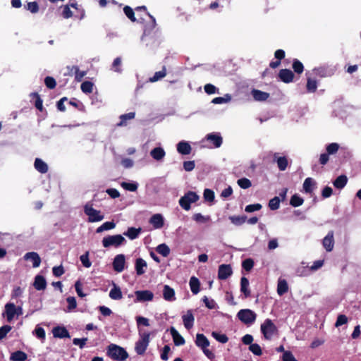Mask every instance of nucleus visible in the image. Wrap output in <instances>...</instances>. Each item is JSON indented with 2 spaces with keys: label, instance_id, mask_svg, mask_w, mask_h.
I'll use <instances>...</instances> for the list:
<instances>
[{
  "label": "nucleus",
  "instance_id": "052dcab7",
  "mask_svg": "<svg viewBox=\"0 0 361 361\" xmlns=\"http://www.w3.org/2000/svg\"><path fill=\"white\" fill-rule=\"evenodd\" d=\"M204 199L207 202H213L214 200V192L210 189H205L203 193Z\"/></svg>",
  "mask_w": 361,
  "mask_h": 361
},
{
  "label": "nucleus",
  "instance_id": "2eb2a0df",
  "mask_svg": "<svg viewBox=\"0 0 361 361\" xmlns=\"http://www.w3.org/2000/svg\"><path fill=\"white\" fill-rule=\"evenodd\" d=\"M149 222L154 229H159L164 226V219L161 214H155L151 216Z\"/></svg>",
  "mask_w": 361,
  "mask_h": 361
},
{
  "label": "nucleus",
  "instance_id": "c9c22d12",
  "mask_svg": "<svg viewBox=\"0 0 361 361\" xmlns=\"http://www.w3.org/2000/svg\"><path fill=\"white\" fill-rule=\"evenodd\" d=\"M27 355L21 350H17L11 355L10 360L12 361H25L27 360Z\"/></svg>",
  "mask_w": 361,
  "mask_h": 361
},
{
  "label": "nucleus",
  "instance_id": "a211bd4d",
  "mask_svg": "<svg viewBox=\"0 0 361 361\" xmlns=\"http://www.w3.org/2000/svg\"><path fill=\"white\" fill-rule=\"evenodd\" d=\"M163 298L165 300L173 302L176 300L175 290L168 285H164L163 288Z\"/></svg>",
  "mask_w": 361,
  "mask_h": 361
},
{
  "label": "nucleus",
  "instance_id": "37998d69",
  "mask_svg": "<svg viewBox=\"0 0 361 361\" xmlns=\"http://www.w3.org/2000/svg\"><path fill=\"white\" fill-rule=\"evenodd\" d=\"M135 112H130L126 114H123L120 116L121 121L119 123H118V126H126L128 120H131L135 118Z\"/></svg>",
  "mask_w": 361,
  "mask_h": 361
},
{
  "label": "nucleus",
  "instance_id": "bf43d9fd",
  "mask_svg": "<svg viewBox=\"0 0 361 361\" xmlns=\"http://www.w3.org/2000/svg\"><path fill=\"white\" fill-rule=\"evenodd\" d=\"M80 259L81 263L82 264V265L85 267L89 268V267H91L92 263H91V262L89 259V253H88V252H87L84 255H82L80 257Z\"/></svg>",
  "mask_w": 361,
  "mask_h": 361
},
{
  "label": "nucleus",
  "instance_id": "8fccbe9b",
  "mask_svg": "<svg viewBox=\"0 0 361 361\" xmlns=\"http://www.w3.org/2000/svg\"><path fill=\"white\" fill-rule=\"evenodd\" d=\"M238 185L243 189H247L252 185L251 181L246 178H242L238 180Z\"/></svg>",
  "mask_w": 361,
  "mask_h": 361
},
{
  "label": "nucleus",
  "instance_id": "6e6d98bb",
  "mask_svg": "<svg viewBox=\"0 0 361 361\" xmlns=\"http://www.w3.org/2000/svg\"><path fill=\"white\" fill-rule=\"evenodd\" d=\"M280 206V200L278 197H274L269 202V207L271 210H276L279 208Z\"/></svg>",
  "mask_w": 361,
  "mask_h": 361
},
{
  "label": "nucleus",
  "instance_id": "0e129e2a",
  "mask_svg": "<svg viewBox=\"0 0 361 361\" xmlns=\"http://www.w3.org/2000/svg\"><path fill=\"white\" fill-rule=\"evenodd\" d=\"M249 350L255 355H261L262 348L257 343H252L250 345Z\"/></svg>",
  "mask_w": 361,
  "mask_h": 361
},
{
  "label": "nucleus",
  "instance_id": "603ef678",
  "mask_svg": "<svg viewBox=\"0 0 361 361\" xmlns=\"http://www.w3.org/2000/svg\"><path fill=\"white\" fill-rule=\"evenodd\" d=\"M166 74V69L164 68L161 71L156 72L153 77L149 78V81L152 82L158 81L165 77Z\"/></svg>",
  "mask_w": 361,
  "mask_h": 361
},
{
  "label": "nucleus",
  "instance_id": "a878e982",
  "mask_svg": "<svg viewBox=\"0 0 361 361\" xmlns=\"http://www.w3.org/2000/svg\"><path fill=\"white\" fill-rule=\"evenodd\" d=\"M109 298L114 300H119L122 299L123 294L121 288L113 283V287L109 291Z\"/></svg>",
  "mask_w": 361,
  "mask_h": 361
},
{
  "label": "nucleus",
  "instance_id": "864d4df0",
  "mask_svg": "<svg viewBox=\"0 0 361 361\" xmlns=\"http://www.w3.org/2000/svg\"><path fill=\"white\" fill-rule=\"evenodd\" d=\"M339 149V145L336 142L331 143L326 146V152L328 154H336Z\"/></svg>",
  "mask_w": 361,
  "mask_h": 361
},
{
  "label": "nucleus",
  "instance_id": "6ab92c4d",
  "mask_svg": "<svg viewBox=\"0 0 361 361\" xmlns=\"http://www.w3.org/2000/svg\"><path fill=\"white\" fill-rule=\"evenodd\" d=\"M147 264L142 258H137L135 263V269L137 275L140 276L145 273Z\"/></svg>",
  "mask_w": 361,
  "mask_h": 361
},
{
  "label": "nucleus",
  "instance_id": "a19ab883",
  "mask_svg": "<svg viewBox=\"0 0 361 361\" xmlns=\"http://www.w3.org/2000/svg\"><path fill=\"white\" fill-rule=\"evenodd\" d=\"M121 186L126 190L135 192L138 188V183L136 182H122Z\"/></svg>",
  "mask_w": 361,
  "mask_h": 361
},
{
  "label": "nucleus",
  "instance_id": "de8ad7c7",
  "mask_svg": "<svg viewBox=\"0 0 361 361\" xmlns=\"http://www.w3.org/2000/svg\"><path fill=\"white\" fill-rule=\"evenodd\" d=\"M231 99V97L230 94H226L224 97H215L212 99V102L215 104H220L224 103H227L230 102Z\"/></svg>",
  "mask_w": 361,
  "mask_h": 361
},
{
  "label": "nucleus",
  "instance_id": "6e6552de",
  "mask_svg": "<svg viewBox=\"0 0 361 361\" xmlns=\"http://www.w3.org/2000/svg\"><path fill=\"white\" fill-rule=\"evenodd\" d=\"M84 212L88 216V221L91 223L100 221L104 218V216L101 214L100 211L94 209L89 204L85 205Z\"/></svg>",
  "mask_w": 361,
  "mask_h": 361
},
{
  "label": "nucleus",
  "instance_id": "20e7f679",
  "mask_svg": "<svg viewBox=\"0 0 361 361\" xmlns=\"http://www.w3.org/2000/svg\"><path fill=\"white\" fill-rule=\"evenodd\" d=\"M237 317L244 324L250 326L255 322L257 314L252 310L243 309L237 313Z\"/></svg>",
  "mask_w": 361,
  "mask_h": 361
},
{
  "label": "nucleus",
  "instance_id": "49530a36",
  "mask_svg": "<svg viewBox=\"0 0 361 361\" xmlns=\"http://www.w3.org/2000/svg\"><path fill=\"white\" fill-rule=\"evenodd\" d=\"M94 84L90 81H85L81 84L80 88L82 92L90 94L93 90Z\"/></svg>",
  "mask_w": 361,
  "mask_h": 361
},
{
  "label": "nucleus",
  "instance_id": "f8f14e48",
  "mask_svg": "<svg viewBox=\"0 0 361 361\" xmlns=\"http://www.w3.org/2000/svg\"><path fill=\"white\" fill-rule=\"evenodd\" d=\"M135 10L137 12L143 10L145 12V15L149 18L150 22L145 26L144 34L147 35L149 33L156 27L157 23L155 18L149 13L146 12V7L145 6H138L135 8Z\"/></svg>",
  "mask_w": 361,
  "mask_h": 361
},
{
  "label": "nucleus",
  "instance_id": "b1692460",
  "mask_svg": "<svg viewBox=\"0 0 361 361\" xmlns=\"http://www.w3.org/2000/svg\"><path fill=\"white\" fill-rule=\"evenodd\" d=\"M251 94L254 99L257 102L266 101L269 97V94L268 92L255 89L251 91Z\"/></svg>",
  "mask_w": 361,
  "mask_h": 361
},
{
  "label": "nucleus",
  "instance_id": "7c9ffc66",
  "mask_svg": "<svg viewBox=\"0 0 361 361\" xmlns=\"http://www.w3.org/2000/svg\"><path fill=\"white\" fill-rule=\"evenodd\" d=\"M288 290V286L285 279H279L277 284V293L281 296Z\"/></svg>",
  "mask_w": 361,
  "mask_h": 361
},
{
  "label": "nucleus",
  "instance_id": "a18cd8bd",
  "mask_svg": "<svg viewBox=\"0 0 361 361\" xmlns=\"http://www.w3.org/2000/svg\"><path fill=\"white\" fill-rule=\"evenodd\" d=\"M68 306L66 312H70L75 310L77 307V302L75 297L70 296L66 298Z\"/></svg>",
  "mask_w": 361,
  "mask_h": 361
},
{
  "label": "nucleus",
  "instance_id": "1a4fd4ad",
  "mask_svg": "<svg viewBox=\"0 0 361 361\" xmlns=\"http://www.w3.org/2000/svg\"><path fill=\"white\" fill-rule=\"evenodd\" d=\"M135 298L134 302H144L152 301L154 298V293L149 290H136L135 292Z\"/></svg>",
  "mask_w": 361,
  "mask_h": 361
},
{
  "label": "nucleus",
  "instance_id": "4c0bfd02",
  "mask_svg": "<svg viewBox=\"0 0 361 361\" xmlns=\"http://www.w3.org/2000/svg\"><path fill=\"white\" fill-rule=\"evenodd\" d=\"M141 233V228H136L134 227L128 228L127 231L124 233V235L128 237L130 240L136 239L140 233Z\"/></svg>",
  "mask_w": 361,
  "mask_h": 361
},
{
  "label": "nucleus",
  "instance_id": "f257e3e1",
  "mask_svg": "<svg viewBox=\"0 0 361 361\" xmlns=\"http://www.w3.org/2000/svg\"><path fill=\"white\" fill-rule=\"evenodd\" d=\"M106 355L114 360L124 361L128 357V353L122 347L111 343L106 348Z\"/></svg>",
  "mask_w": 361,
  "mask_h": 361
},
{
  "label": "nucleus",
  "instance_id": "680f3d73",
  "mask_svg": "<svg viewBox=\"0 0 361 361\" xmlns=\"http://www.w3.org/2000/svg\"><path fill=\"white\" fill-rule=\"evenodd\" d=\"M293 68L295 73L300 74L302 73L304 67L300 61L295 59L293 63Z\"/></svg>",
  "mask_w": 361,
  "mask_h": 361
},
{
  "label": "nucleus",
  "instance_id": "39448f33",
  "mask_svg": "<svg viewBox=\"0 0 361 361\" xmlns=\"http://www.w3.org/2000/svg\"><path fill=\"white\" fill-rule=\"evenodd\" d=\"M126 243L125 238L120 235H113L104 237L102 239V245L104 247L108 248L109 247H118Z\"/></svg>",
  "mask_w": 361,
  "mask_h": 361
},
{
  "label": "nucleus",
  "instance_id": "ea45409f",
  "mask_svg": "<svg viewBox=\"0 0 361 361\" xmlns=\"http://www.w3.org/2000/svg\"><path fill=\"white\" fill-rule=\"evenodd\" d=\"M116 224L114 221H106L97 228L96 232L99 233L104 231L111 230L114 228Z\"/></svg>",
  "mask_w": 361,
  "mask_h": 361
},
{
  "label": "nucleus",
  "instance_id": "5fc2aeb1",
  "mask_svg": "<svg viewBox=\"0 0 361 361\" xmlns=\"http://www.w3.org/2000/svg\"><path fill=\"white\" fill-rule=\"evenodd\" d=\"M192 219L194 221L198 222V223H205L208 221H209L210 217L209 216H203L200 213H196L192 216Z\"/></svg>",
  "mask_w": 361,
  "mask_h": 361
},
{
  "label": "nucleus",
  "instance_id": "473e14b6",
  "mask_svg": "<svg viewBox=\"0 0 361 361\" xmlns=\"http://www.w3.org/2000/svg\"><path fill=\"white\" fill-rule=\"evenodd\" d=\"M189 285L193 294L196 295L200 292V283L197 278L192 276L190 279Z\"/></svg>",
  "mask_w": 361,
  "mask_h": 361
},
{
  "label": "nucleus",
  "instance_id": "f704fd0d",
  "mask_svg": "<svg viewBox=\"0 0 361 361\" xmlns=\"http://www.w3.org/2000/svg\"><path fill=\"white\" fill-rule=\"evenodd\" d=\"M123 11L125 13V14L126 15V16L133 22H135V21H137V22H140V23H142L143 22V18L141 17L140 18H138L137 20L135 18V13L133 11V10L128 6H126L124 8H123Z\"/></svg>",
  "mask_w": 361,
  "mask_h": 361
},
{
  "label": "nucleus",
  "instance_id": "cd10ccee",
  "mask_svg": "<svg viewBox=\"0 0 361 361\" xmlns=\"http://www.w3.org/2000/svg\"><path fill=\"white\" fill-rule=\"evenodd\" d=\"M279 76L283 82L288 83L293 80L294 75L290 70L282 69L280 71Z\"/></svg>",
  "mask_w": 361,
  "mask_h": 361
},
{
  "label": "nucleus",
  "instance_id": "4d7b16f0",
  "mask_svg": "<svg viewBox=\"0 0 361 361\" xmlns=\"http://www.w3.org/2000/svg\"><path fill=\"white\" fill-rule=\"evenodd\" d=\"M212 335L217 341L221 343H226L228 340L226 334L212 332Z\"/></svg>",
  "mask_w": 361,
  "mask_h": 361
},
{
  "label": "nucleus",
  "instance_id": "5701e85b",
  "mask_svg": "<svg viewBox=\"0 0 361 361\" xmlns=\"http://www.w3.org/2000/svg\"><path fill=\"white\" fill-rule=\"evenodd\" d=\"M150 155L154 160L159 161L164 158L166 152L162 147H157L151 150Z\"/></svg>",
  "mask_w": 361,
  "mask_h": 361
},
{
  "label": "nucleus",
  "instance_id": "79ce46f5",
  "mask_svg": "<svg viewBox=\"0 0 361 361\" xmlns=\"http://www.w3.org/2000/svg\"><path fill=\"white\" fill-rule=\"evenodd\" d=\"M230 221L235 226H240L243 224L246 220V216H229Z\"/></svg>",
  "mask_w": 361,
  "mask_h": 361
},
{
  "label": "nucleus",
  "instance_id": "c85d7f7f",
  "mask_svg": "<svg viewBox=\"0 0 361 361\" xmlns=\"http://www.w3.org/2000/svg\"><path fill=\"white\" fill-rule=\"evenodd\" d=\"M274 160L277 163L280 171H285L288 166V159L286 157H279L277 153L274 154Z\"/></svg>",
  "mask_w": 361,
  "mask_h": 361
},
{
  "label": "nucleus",
  "instance_id": "72a5a7b5",
  "mask_svg": "<svg viewBox=\"0 0 361 361\" xmlns=\"http://www.w3.org/2000/svg\"><path fill=\"white\" fill-rule=\"evenodd\" d=\"M315 186V181L312 178H307L303 183V190L307 193H311Z\"/></svg>",
  "mask_w": 361,
  "mask_h": 361
},
{
  "label": "nucleus",
  "instance_id": "dca6fc26",
  "mask_svg": "<svg viewBox=\"0 0 361 361\" xmlns=\"http://www.w3.org/2000/svg\"><path fill=\"white\" fill-rule=\"evenodd\" d=\"M25 260H30L32 262V267L37 268L41 264V258L35 252H27L24 255Z\"/></svg>",
  "mask_w": 361,
  "mask_h": 361
},
{
  "label": "nucleus",
  "instance_id": "c03bdc74",
  "mask_svg": "<svg viewBox=\"0 0 361 361\" xmlns=\"http://www.w3.org/2000/svg\"><path fill=\"white\" fill-rule=\"evenodd\" d=\"M157 252L163 257H167L170 254V248L166 244H160L157 247Z\"/></svg>",
  "mask_w": 361,
  "mask_h": 361
},
{
  "label": "nucleus",
  "instance_id": "aec40b11",
  "mask_svg": "<svg viewBox=\"0 0 361 361\" xmlns=\"http://www.w3.org/2000/svg\"><path fill=\"white\" fill-rule=\"evenodd\" d=\"M334 245V233L333 231H330L323 239V246L327 252H330L333 250Z\"/></svg>",
  "mask_w": 361,
  "mask_h": 361
},
{
  "label": "nucleus",
  "instance_id": "7ed1b4c3",
  "mask_svg": "<svg viewBox=\"0 0 361 361\" xmlns=\"http://www.w3.org/2000/svg\"><path fill=\"white\" fill-rule=\"evenodd\" d=\"M23 314V308L21 306H16L13 302H8L4 306V311L2 316L6 318L8 322L13 321L16 316L18 317Z\"/></svg>",
  "mask_w": 361,
  "mask_h": 361
},
{
  "label": "nucleus",
  "instance_id": "e2e57ef3",
  "mask_svg": "<svg viewBox=\"0 0 361 361\" xmlns=\"http://www.w3.org/2000/svg\"><path fill=\"white\" fill-rule=\"evenodd\" d=\"M348 317L344 314H339L337 317L336 322L335 323L336 327H339L343 324H345L348 323Z\"/></svg>",
  "mask_w": 361,
  "mask_h": 361
},
{
  "label": "nucleus",
  "instance_id": "ddd939ff",
  "mask_svg": "<svg viewBox=\"0 0 361 361\" xmlns=\"http://www.w3.org/2000/svg\"><path fill=\"white\" fill-rule=\"evenodd\" d=\"M182 319L183 325L186 329L190 330L192 329L195 322L193 311L192 310H188L182 315Z\"/></svg>",
  "mask_w": 361,
  "mask_h": 361
},
{
  "label": "nucleus",
  "instance_id": "69168bd1",
  "mask_svg": "<svg viewBox=\"0 0 361 361\" xmlns=\"http://www.w3.org/2000/svg\"><path fill=\"white\" fill-rule=\"evenodd\" d=\"M202 300L207 308L210 310L216 308V304L213 299H209L207 296H204Z\"/></svg>",
  "mask_w": 361,
  "mask_h": 361
},
{
  "label": "nucleus",
  "instance_id": "412c9836",
  "mask_svg": "<svg viewBox=\"0 0 361 361\" xmlns=\"http://www.w3.org/2000/svg\"><path fill=\"white\" fill-rule=\"evenodd\" d=\"M52 333L55 338H63L71 337L69 332L64 326L54 327L52 330Z\"/></svg>",
  "mask_w": 361,
  "mask_h": 361
},
{
  "label": "nucleus",
  "instance_id": "09e8293b",
  "mask_svg": "<svg viewBox=\"0 0 361 361\" xmlns=\"http://www.w3.org/2000/svg\"><path fill=\"white\" fill-rule=\"evenodd\" d=\"M303 199L302 197H300L299 195H294L291 197V199H290V204L293 206V207H299L300 205H302L303 204Z\"/></svg>",
  "mask_w": 361,
  "mask_h": 361
},
{
  "label": "nucleus",
  "instance_id": "3c124183",
  "mask_svg": "<svg viewBox=\"0 0 361 361\" xmlns=\"http://www.w3.org/2000/svg\"><path fill=\"white\" fill-rule=\"evenodd\" d=\"M33 334L34 335H35V336L41 340H44L45 339V331L44 329L39 326V325H37L36 327H35V331H33Z\"/></svg>",
  "mask_w": 361,
  "mask_h": 361
},
{
  "label": "nucleus",
  "instance_id": "2f4dec72",
  "mask_svg": "<svg viewBox=\"0 0 361 361\" xmlns=\"http://www.w3.org/2000/svg\"><path fill=\"white\" fill-rule=\"evenodd\" d=\"M240 291L244 294L245 298H248L250 295L249 281L245 277H242L240 279Z\"/></svg>",
  "mask_w": 361,
  "mask_h": 361
},
{
  "label": "nucleus",
  "instance_id": "393cba45",
  "mask_svg": "<svg viewBox=\"0 0 361 361\" xmlns=\"http://www.w3.org/2000/svg\"><path fill=\"white\" fill-rule=\"evenodd\" d=\"M170 333L176 345H183L185 343V339L174 327H171Z\"/></svg>",
  "mask_w": 361,
  "mask_h": 361
},
{
  "label": "nucleus",
  "instance_id": "4468645a",
  "mask_svg": "<svg viewBox=\"0 0 361 361\" xmlns=\"http://www.w3.org/2000/svg\"><path fill=\"white\" fill-rule=\"evenodd\" d=\"M233 274L230 264H221L219 267L218 278L220 280H226Z\"/></svg>",
  "mask_w": 361,
  "mask_h": 361
},
{
  "label": "nucleus",
  "instance_id": "9d476101",
  "mask_svg": "<svg viewBox=\"0 0 361 361\" xmlns=\"http://www.w3.org/2000/svg\"><path fill=\"white\" fill-rule=\"evenodd\" d=\"M204 140L212 143V145L208 146L210 148H219L223 142L222 137L219 133H209L205 136Z\"/></svg>",
  "mask_w": 361,
  "mask_h": 361
},
{
  "label": "nucleus",
  "instance_id": "13d9d810",
  "mask_svg": "<svg viewBox=\"0 0 361 361\" xmlns=\"http://www.w3.org/2000/svg\"><path fill=\"white\" fill-rule=\"evenodd\" d=\"M317 88V83L315 80L309 78L307 82V90L310 92H314Z\"/></svg>",
  "mask_w": 361,
  "mask_h": 361
},
{
  "label": "nucleus",
  "instance_id": "e433bc0d",
  "mask_svg": "<svg viewBox=\"0 0 361 361\" xmlns=\"http://www.w3.org/2000/svg\"><path fill=\"white\" fill-rule=\"evenodd\" d=\"M348 178L345 175H341L334 181V185L338 189L343 188L347 184Z\"/></svg>",
  "mask_w": 361,
  "mask_h": 361
},
{
  "label": "nucleus",
  "instance_id": "423d86ee",
  "mask_svg": "<svg viewBox=\"0 0 361 361\" xmlns=\"http://www.w3.org/2000/svg\"><path fill=\"white\" fill-rule=\"evenodd\" d=\"M200 196L195 192L188 191L179 200L180 206L185 210L190 209V204L197 202Z\"/></svg>",
  "mask_w": 361,
  "mask_h": 361
},
{
  "label": "nucleus",
  "instance_id": "338daca9",
  "mask_svg": "<svg viewBox=\"0 0 361 361\" xmlns=\"http://www.w3.org/2000/svg\"><path fill=\"white\" fill-rule=\"evenodd\" d=\"M44 83L47 87H48L49 89H54L56 85L55 79L50 76H47L45 78Z\"/></svg>",
  "mask_w": 361,
  "mask_h": 361
},
{
  "label": "nucleus",
  "instance_id": "9b49d317",
  "mask_svg": "<svg viewBox=\"0 0 361 361\" xmlns=\"http://www.w3.org/2000/svg\"><path fill=\"white\" fill-rule=\"evenodd\" d=\"M126 257L123 254H119L115 256L112 265L114 270L118 273L122 272L125 269Z\"/></svg>",
  "mask_w": 361,
  "mask_h": 361
},
{
  "label": "nucleus",
  "instance_id": "4be33fe9",
  "mask_svg": "<svg viewBox=\"0 0 361 361\" xmlns=\"http://www.w3.org/2000/svg\"><path fill=\"white\" fill-rule=\"evenodd\" d=\"M33 286L37 290H44L47 287V281L42 275H37L35 277Z\"/></svg>",
  "mask_w": 361,
  "mask_h": 361
},
{
  "label": "nucleus",
  "instance_id": "58836bf2",
  "mask_svg": "<svg viewBox=\"0 0 361 361\" xmlns=\"http://www.w3.org/2000/svg\"><path fill=\"white\" fill-rule=\"evenodd\" d=\"M71 71L72 72L74 71L75 80L77 82H80L87 74V72L85 71H80L79 68L75 66H73Z\"/></svg>",
  "mask_w": 361,
  "mask_h": 361
},
{
  "label": "nucleus",
  "instance_id": "774afa93",
  "mask_svg": "<svg viewBox=\"0 0 361 361\" xmlns=\"http://www.w3.org/2000/svg\"><path fill=\"white\" fill-rule=\"evenodd\" d=\"M282 360L283 361H298L290 351H285Z\"/></svg>",
  "mask_w": 361,
  "mask_h": 361
},
{
  "label": "nucleus",
  "instance_id": "f03ea898",
  "mask_svg": "<svg viewBox=\"0 0 361 361\" xmlns=\"http://www.w3.org/2000/svg\"><path fill=\"white\" fill-rule=\"evenodd\" d=\"M260 331L266 340H271L278 334V329L271 319H266L260 326Z\"/></svg>",
  "mask_w": 361,
  "mask_h": 361
},
{
  "label": "nucleus",
  "instance_id": "0eeeda50",
  "mask_svg": "<svg viewBox=\"0 0 361 361\" xmlns=\"http://www.w3.org/2000/svg\"><path fill=\"white\" fill-rule=\"evenodd\" d=\"M149 336L150 334L148 332H140V338L135 346L137 355H142L145 353L149 343Z\"/></svg>",
  "mask_w": 361,
  "mask_h": 361
},
{
  "label": "nucleus",
  "instance_id": "f3484780",
  "mask_svg": "<svg viewBox=\"0 0 361 361\" xmlns=\"http://www.w3.org/2000/svg\"><path fill=\"white\" fill-rule=\"evenodd\" d=\"M177 151L182 155L190 154L192 151V147L189 142L186 141H180L176 145Z\"/></svg>",
  "mask_w": 361,
  "mask_h": 361
},
{
  "label": "nucleus",
  "instance_id": "bb28decb",
  "mask_svg": "<svg viewBox=\"0 0 361 361\" xmlns=\"http://www.w3.org/2000/svg\"><path fill=\"white\" fill-rule=\"evenodd\" d=\"M195 344L197 347L202 349L208 348L209 345V341L204 334H197L196 335Z\"/></svg>",
  "mask_w": 361,
  "mask_h": 361
},
{
  "label": "nucleus",
  "instance_id": "c756f323",
  "mask_svg": "<svg viewBox=\"0 0 361 361\" xmlns=\"http://www.w3.org/2000/svg\"><path fill=\"white\" fill-rule=\"evenodd\" d=\"M35 168L41 173H45L48 171L47 164L39 158H36L35 160Z\"/></svg>",
  "mask_w": 361,
  "mask_h": 361
}]
</instances>
